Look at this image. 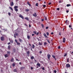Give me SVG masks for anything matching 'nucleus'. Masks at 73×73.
<instances>
[{"instance_id": "38", "label": "nucleus", "mask_w": 73, "mask_h": 73, "mask_svg": "<svg viewBox=\"0 0 73 73\" xmlns=\"http://www.w3.org/2000/svg\"><path fill=\"white\" fill-rule=\"evenodd\" d=\"M54 72L55 73H57V71L56 70H54Z\"/></svg>"}, {"instance_id": "27", "label": "nucleus", "mask_w": 73, "mask_h": 73, "mask_svg": "<svg viewBox=\"0 0 73 73\" xmlns=\"http://www.w3.org/2000/svg\"><path fill=\"white\" fill-rule=\"evenodd\" d=\"M25 11L26 12H28L29 11V9H26Z\"/></svg>"}, {"instance_id": "56", "label": "nucleus", "mask_w": 73, "mask_h": 73, "mask_svg": "<svg viewBox=\"0 0 73 73\" xmlns=\"http://www.w3.org/2000/svg\"><path fill=\"white\" fill-rule=\"evenodd\" d=\"M60 48H61V47H60V46H59L58 47V49H60Z\"/></svg>"}, {"instance_id": "60", "label": "nucleus", "mask_w": 73, "mask_h": 73, "mask_svg": "<svg viewBox=\"0 0 73 73\" xmlns=\"http://www.w3.org/2000/svg\"><path fill=\"white\" fill-rule=\"evenodd\" d=\"M52 4L51 3H48V5H50V4Z\"/></svg>"}, {"instance_id": "45", "label": "nucleus", "mask_w": 73, "mask_h": 73, "mask_svg": "<svg viewBox=\"0 0 73 73\" xmlns=\"http://www.w3.org/2000/svg\"><path fill=\"white\" fill-rule=\"evenodd\" d=\"M36 6L37 7H38V3H36Z\"/></svg>"}, {"instance_id": "47", "label": "nucleus", "mask_w": 73, "mask_h": 73, "mask_svg": "<svg viewBox=\"0 0 73 73\" xmlns=\"http://www.w3.org/2000/svg\"><path fill=\"white\" fill-rule=\"evenodd\" d=\"M59 35L60 36H61V32H59Z\"/></svg>"}, {"instance_id": "28", "label": "nucleus", "mask_w": 73, "mask_h": 73, "mask_svg": "<svg viewBox=\"0 0 73 73\" xmlns=\"http://www.w3.org/2000/svg\"><path fill=\"white\" fill-rule=\"evenodd\" d=\"M14 72H17V70L15 69L14 70Z\"/></svg>"}, {"instance_id": "2", "label": "nucleus", "mask_w": 73, "mask_h": 73, "mask_svg": "<svg viewBox=\"0 0 73 73\" xmlns=\"http://www.w3.org/2000/svg\"><path fill=\"white\" fill-rule=\"evenodd\" d=\"M1 41H4L5 40V38H4V37L3 36H2L1 37Z\"/></svg>"}, {"instance_id": "35", "label": "nucleus", "mask_w": 73, "mask_h": 73, "mask_svg": "<svg viewBox=\"0 0 73 73\" xmlns=\"http://www.w3.org/2000/svg\"><path fill=\"white\" fill-rule=\"evenodd\" d=\"M47 44V43L46 42H44V45H46Z\"/></svg>"}, {"instance_id": "33", "label": "nucleus", "mask_w": 73, "mask_h": 73, "mask_svg": "<svg viewBox=\"0 0 73 73\" xmlns=\"http://www.w3.org/2000/svg\"><path fill=\"white\" fill-rule=\"evenodd\" d=\"M17 45H20V43L19 42H17Z\"/></svg>"}, {"instance_id": "58", "label": "nucleus", "mask_w": 73, "mask_h": 73, "mask_svg": "<svg viewBox=\"0 0 73 73\" xmlns=\"http://www.w3.org/2000/svg\"><path fill=\"white\" fill-rule=\"evenodd\" d=\"M39 53H40V54H41V53H42V51H40L39 52Z\"/></svg>"}, {"instance_id": "7", "label": "nucleus", "mask_w": 73, "mask_h": 73, "mask_svg": "<svg viewBox=\"0 0 73 73\" xmlns=\"http://www.w3.org/2000/svg\"><path fill=\"white\" fill-rule=\"evenodd\" d=\"M14 5V3L12 1L11 2V3L10 4V6H13Z\"/></svg>"}, {"instance_id": "37", "label": "nucleus", "mask_w": 73, "mask_h": 73, "mask_svg": "<svg viewBox=\"0 0 73 73\" xmlns=\"http://www.w3.org/2000/svg\"><path fill=\"white\" fill-rule=\"evenodd\" d=\"M66 55H67V54L65 53L64 56V57H66Z\"/></svg>"}, {"instance_id": "36", "label": "nucleus", "mask_w": 73, "mask_h": 73, "mask_svg": "<svg viewBox=\"0 0 73 73\" xmlns=\"http://www.w3.org/2000/svg\"><path fill=\"white\" fill-rule=\"evenodd\" d=\"M15 35L17 36L19 35V34L17 33H15Z\"/></svg>"}, {"instance_id": "55", "label": "nucleus", "mask_w": 73, "mask_h": 73, "mask_svg": "<svg viewBox=\"0 0 73 73\" xmlns=\"http://www.w3.org/2000/svg\"><path fill=\"white\" fill-rule=\"evenodd\" d=\"M14 37H15V38H16V35H15V34L14 35Z\"/></svg>"}, {"instance_id": "21", "label": "nucleus", "mask_w": 73, "mask_h": 73, "mask_svg": "<svg viewBox=\"0 0 73 73\" xmlns=\"http://www.w3.org/2000/svg\"><path fill=\"white\" fill-rule=\"evenodd\" d=\"M44 17L45 20L46 21V20H48V19H47V17L44 16Z\"/></svg>"}, {"instance_id": "24", "label": "nucleus", "mask_w": 73, "mask_h": 73, "mask_svg": "<svg viewBox=\"0 0 73 73\" xmlns=\"http://www.w3.org/2000/svg\"><path fill=\"white\" fill-rule=\"evenodd\" d=\"M13 61H14V59H13V58L11 60V62H13Z\"/></svg>"}, {"instance_id": "8", "label": "nucleus", "mask_w": 73, "mask_h": 73, "mask_svg": "<svg viewBox=\"0 0 73 73\" xmlns=\"http://www.w3.org/2000/svg\"><path fill=\"white\" fill-rule=\"evenodd\" d=\"M33 16L34 17H37V14H36V12L35 13V14H33Z\"/></svg>"}, {"instance_id": "29", "label": "nucleus", "mask_w": 73, "mask_h": 73, "mask_svg": "<svg viewBox=\"0 0 73 73\" xmlns=\"http://www.w3.org/2000/svg\"><path fill=\"white\" fill-rule=\"evenodd\" d=\"M19 40L20 42H22V40H21V39L19 38Z\"/></svg>"}, {"instance_id": "46", "label": "nucleus", "mask_w": 73, "mask_h": 73, "mask_svg": "<svg viewBox=\"0 0 73 73\" xmlns=\"http://www.w3.org/2000/svg\"><path fill=\"white\" fill-rule=\"evenodd\" d=\"M57 10L58 11H60V8H57Z\"/></svg>"}, {"instance_id": "22", "label": "nucleus", "mask_w": 73, "mask_h": 73, "mask_svg": "<svg viewBox=\"0 0 73 73\" xmlns=\"http://www.w3.org/2000/svg\"><path fill=\"white\" fill-rule=\"evenodd\" d=\"M66 6L68 7L71 6V5H70V4H68L66 5Z\"/></svg>"}, {"instance_id": "20", "label": "nucleus", "mask_w": 73, "mask_h": 73, "mask_svg": "<svg viewBox=\"0 0 73 73\" xmlns=\"http://www.w3.org/2000/svg\"><path fill=\"white\" fill-rule=\"evenodd\" d=\"M9 8L12 11H13V9H12V8L11 7H9Z\"/></svg>"}, {"instance_id": "42", "label": "nucleus", "mask_w": 73, "mask_h": 73, "mask_svg": "<svg viewBox=\"0 0 73 73\" xmlns=\"http://www.w3.org/2000/svg\"><path fill=\"white\" fill-rule=\"evenodd\" d=\"M41 25H42V28H44V25L42 24Z\"/></svg>"}, {"instance_id": "5", "label": "nucleus", "mask_w": 73, "mask_h": 73, "mask_svg": "<svg viewBox=\"0 0 73 73\" xmlns=\"http://www.w3.org/2000/svg\"><path fill=\"white\" fill-rule=\"evenodd\" d=\"M19 16V17H21V18L22 19H24L23 16H22L21 14H20Z\"/></svg>"}, {"instance_id": "26", "label": "nucleus", "mask_w": 73, "mask_h": 73, "mask_svg": "<svg viewBox=\"0 0 73 73\" xmlns=\"http://www.w3.org/2000/svg\"><path fill=\"white\" fill-rule=\"evenodd\" d=\"M8 49H11V45H9L8 46Z\"/></svg>"}, {"instance_id": "34", "label": "nucleus", "mask_w": 73, "mask_h": 73, "mask_svg": "<svg viewBox=\"0 0 73 73\" xmlns=\"http://www.w3.org/2000/svg\"><path fill=\"white\" fill-rule=\"evenodd\" d=\"M47 40L49 44H50V41H49V39H47Z\"/></svg>"}, {"instance_id": "48", "label": "nucleus", "mask_w": 73, "mask_h": 73, "mask_svg": "<svg viewBox=\"0 0 73 73\" xmlns=\"http://www.w3.org/2000/svg\"><path fill=\"white\" fill-rule=\"evenodd\" d=\"M22 63L21 62H20L19 63V65H21V64H22Z\"/></svg>"}, {"instance_id": "18", "label": "nucleus", "mask_w": 73, "mask_h": 73, "mask_svg": "<svg viewBox=\"0 0 73 73\" xmlns=\"http://www.w3.org/2000/svg\"><path fill=\"white\" fill-rule=\"evenodd\" d=\"M25 20H27V21H29V19H28V17H25Z\"/></svg>"}, {"instance_id": "9", "label": "nucleus", "mask_w": 73, "mask_h": 73, "mask_svg": "<svg viewBox=\"0 0 73 73\" xmlns=\"http://www.w3.org/2000/svg\"><path fill=\"white\" fill-rule=\"evenodd\" d=\"M32 45V46H31V48L32 47V48H33V49H35V45L33 44Z\"/></svg>"}, {"instance_id": "64", "label": "nucleus", "mask_w": 73, "mask_h": 73, "mask_svg": "<svg viewBox=\"0 0 73 73\" xmlns=\"http://www.w3.org/2000/svg\"><path fill=\"white\" fill-rule=\"evenodd\" d=\"M69 27L71 28V25H69Z\"/></svg>"}, {"instance_id": "19", "label": "nucleus", "mask_w": 73, "mask_h": 73, "mask_svg": "<svg viewBox=\"0 0 73 73\" xmlns=\"http://www.w3.org/2000/svg\"><path fill=\"white\" fill-rule=\"evenodd\" d=\"M34 58H35V57H34V56H33L31 57V60H33V59H34Z\"/></svg>"}, {"instance_id": "14", "label": "nucleus", "mask_w": 73, "mask_h": 73, "mask_svg": "<svg viewBox=\"0 0 73 73\" xmlns=\"http://www.w3.org/2000/svg\"><path fill=\"white\" fill-rule=\"evenodd\" d=\"M25 67H21L20 69L21 70H23V69H25Z\"/></svg>"}, {"instance_id": "41", "label": "nucleus", "mask_w": 73, "mask_h": 73, "mask_svg": "<svg viewBox=\"0 0 73 73\" xmlns=\"http://www.w3.org/2000/svg\"><path fill=\"white\" fill-rule=\"evenodd\" d=\"M49 33H48V32H47L46 33V35H47V36H49Z\"/></svg>"}, {"instance_id": "62", "label": "nucleus", "mask_w": 73, "mask_h": 73, "mask_svg": "<svg viewBox=\"0 0 73 73\" xmlns=\"http://www.w3.org/2000/svg\"><path fill=\"white\" fill-rule=\"evenodd\" d=\"M16 61H20V60H18V59L17 58H16Z\"/></svg>"}, {"instance_id": "53", "label": "nucleus", "mask_w": 73, "mask_h": 73, "mask_svg": "<svg viewBox=\"0 0 73 73\" xmlns=\"http://www.w3.org/2000/svg\"><path fill=\"white\" fill-rule=\"evenodd\" d=\"M69 12V10H67L66 11V13H68V12Z\"/></svg>"}, {"instance_id": "57", "label": "nucleus", "mask_w": 73, "mask_h": 73, "mask_svg": "<svg viewBox=\"0 0 73 73\" xmlns=\"http://www.w3.org/2000/svg\"><path fill=\"white\" fill-rule=\"evenodd\" d=\"M34 61H35V62H37V60H36V59H34Z\"/></svg>"}, {"instance_id": "17", "label": "nucleus", "mask_w": 73, "mask_h": 73, "mask_svg": "<svg viewBox=\"0 0 73 73\" xmlns=\"http://www.w3.org/2000/svg\"><path fill=\"white\" fill-rule=\"evenodd\" d=\"M7 54H11V52L8 51L7 52Z\"/></svg>"}, {"instance_id": "44", "label": "nucleus", "mask_w": 73, "mask_h": 73, "mask_svg": "<svg viewBox=\"0 0 73 73\" xmlns=\"http://www.w3.org/2000/svg\"><path fill=\"white\" fill-rule=\"evenodd\" d=\"M48 28H49V27H46V29H48Z\"/></svg>"}, {"instance_id": "63", "label": "nucleus", "mask_w": 73, "mask_h": 73, "mask_svg": "<svg viewBox=\"0 0 73 73\" xmlns=\"http://www.w3.org/2000/svg\"><path fill=\"white\" fill-rule=\"evenodd\" d=\"M29 46H31V44L29 43Z\"/></svg>"}, {"instance_id": "3", "label": "nucleus", "mask_w": 73, "mask_h": 73, "mask_svg": "<svg viewBox=\"0 0 73 73\" xmlns=\"http://www.w3.org/2000/svg\"><path fill=\"white\" fill-rule=\"evenodd\" d=\"M47 57L49 60H50V57H51V55L49 54H48L47 55Z\"/></svg>"}, {"instance_id": "50", "label": "nucleus", "mask_w": 73, "mask_h": 73, "mask_svg": "<svg viewBox=\"0 0 73 73\" xmlns=\"http://www.w3.org/2000/svg\"><path fill=\"white\" fill-rule=\"evenodd\" d=\"M42 70H44L45 68H44V67H42Z\"/></svg>"}, {"instance_id": "15", "label": "nucleus", "mask_w": 73, "mask_h": 73, "mask_svg": "<svg viewBox=\"0 0 73 73\" xmlns=\"http://www.w3.org/2000/svg\"><path fill=\"white\" fill-rule=\"evenodd\" d=\"M15 65H16V64H15V63H13L12 64V66L13 67H15Z\"/></svg>"}, {"instance_id": "40", "label": "nucleus", "mask_w": 73, "mask_h": 73, "mask_svg": "<svg viewBox=\"0 0 73 73\" xmlns=\"http://www.w3.org/2000/svg\"><path fill=\"white\" fill-rule=\"evenodd\" d=\"M10 42H11V43H13V41L11 40L10 41Z\"/></svg>"}, {"instance_id": "11", "label": "nucleus", "mask_w": 73, "mask_h": 73, "mask_svg": "<svg viewBox=\"0 0 73 73\" xmlns=\"http://www.w3.org/2000/svg\"><path fill=\"white\" fill-rule=\"evenodd\" d=\"M5 58H7V57H9V55H8L7 54H6L5 55Z\"/></svg>"}, {"instance_id": "61", "label": "nucleus", "mask_w": 73, "mask_h": 73, "mask_svg": "<svg viewBox=\"0 0 73 73\" xmlns=\"http://www.w3.org/2000/svg\"><path fill=\"white\" fill-rule=\"evenodd\" d=\"M44 19H41V21H44Z\"/></svg>"}, {"instance_id": "12", "label": "nucleus", "mask_w": 73, "mask_h": 73, "mask_svg": "<svg viewBox=\"0 0 73 73\" xmlns=\"http://www.w3.org/2000/svg\"><path fill=\"white\" fill-rule=\"evenodd\" d=\"M44 36L45 37V38H48V36H46V34L45 33H44Z\"/></svg>"}, {"instance_id": "31", "label": "nucleus", "mask_w": 73, "mask_h": 73, "mask_svg": "<svg viewBox=\"0 0 73 73\" xmlns=\"http://www.w3.org/2000/svg\"><path fill=\"white\" fill-rule=\"evenodd\" d=\"M38 45H42V43H40V42H39Z\"/></svg>"}, {"instance_id": "13", "label": "nucleus", "mask_w": 73, "mask_h": 73, "mask_svg": "<svg viewBox=\"0 0 73 73\" xmlns=\"http://www.w3.org/2000/svg\"><path fill=\"white\" fill-rule=\"evenodd\" d=\"M36 65L38 67H40L41 66V64L40 63H38L36 64Z\"/></svg>"}, {"instance_id": "52", "label": "nucleus", "mask_w": 73, "mask_h": 73, "mask_svg": "<svg viewBox=\"0 0 73 73\" xmlns=\"http://www.w3.org/2000/svg\"><path fill=\"white\" fill-rule=\"evenodd\" d=\"M15 41L16 42V43L18 42H17V40H16V39L15 40Z\"/></svg>"}, {"instance_id": "49", "label": "nucleus", "mask_w": 73, "mask_h": 73, "mask_svg": "<svg viewBox=\"0 0 73 73\" xmlns=\"http://www.w3.org/2000/svg\"><path fill=\"white\" fill-rule=\"evenodd\" d=\"M3 30L4 31V32H5V31H6V30H5V29H3Z\"/></svg>"}, {"instance_id": "1", "label": "nucleus", "mask_w": 73, "mask_h": 73, "mask_svg": "<svg viewBox=\"0 0 73 73\" xmlns=\"http://www.w3.org/2000/svg\"><path fill=\"white\" fill-rule=\"evenodd\" d=\"M19 8V7L18 6H15L14 7V10L16 12H18V8Z\"/></svg>"}, {"instance_id": "16", "label": "nucleus", "mask_w": 73, "mask_h": 73, "mask_svg": "<svg viewBox=\"0 0 73 73\" xmlns=\"http://www.w3.org/2000/svg\"><path fill=\"white\" fill-rule=\"evenodd\" d=\"M68 20H66V21L65 22V23H67V25H69V22H68Z\"/></svg>"}, {"instance_id": "6", "label": "nucleus", "mask_w": 73, "mask_h": 73, "mask_svg": "<svg viewBox=\"0 0 73 73\" xmlns=\"http://www.w3.org/2000/svg\"><path fill=\"white\" fill-rule=\"evenodd\" d=\"M70 64H66V67H67V68H70Z\"/></svg>"}, {"instance_id": "25", "label": "nucleus", "mask_w": 73, "mask_h": 73, "mask_svg": "<svg viewBox=\"0 0 73 73\" xmlns=\"http://www.w3.org/2000/svg\"><path fill=\"white\" fill-rule=\"evenodd\" d=\"M27 38L28 39H30V36L27 35Z\"/></svg>"}, {"instance_id": "23", "label": "nucleus", "mask_w": 73, "mask_h": 73, "mask_svg": "<svg viewBox=\"0 0 73 73\" xmlns=\"http://www.w3.org/2000/svg\"><path fill=\"white\" fill-rule=\"evenodd\" d=\"M29 51H28L27 52V55H29Z\"/></svg>"}, {"instance_id": "51", "label": "nucleus", "mask_w": 73, "mask_h": 73, "mask_svg": "<svg viewBox=\"0 0 73 73\" xmlns=\"http://www.w3.org/2000/svg\"><path fill=\"white\" fill-rule=\"evenodd\" d=\"M27 4H28V5H29V4H30V3H29V1H27Z\"/></svg>"}, {"instance_id": "10", "label": "nucleus", "mask_w": 73, "mask_h": 73, "mask_svg": "<svg viewBox=\"0 0 73 73\" xmlns=\"http://www.w3.org/2000/svg\"><path fill=\"white\" fill-rule=\"evenodd\" d=\"M52 57H53V58H54V59H55V61H56L57 60V59H56V57H55V56L54 55H52Z\"/></svg>"}, {"instance_id": "32", "label": "nucleus", "mask_w": 73, "mask_h": 73, "mask_svg": "<svg viewBox=\"0 0 73 73\" xmlns=\"http://www.w3.org/2000/svg\"><path fill=\"white\" fill-rule=\"evenodd\" d=\"M69 58H68L67 59V62H69Z\"/></svg>"}, {"instance_id": "43", "label": "nucleus", "mask_w": 73, "mask_h": 73, "mask_svg": "<svg viewBox=\"0 0 73 73\" xmlns=\"http://www.w3.org/2000/svg\"><path fill=\"white\" fill-rule=\"evenodd\" d=\"M1 73H3V70H2V69H1Z\"/></svg>"}, {"instance_id": "54", "label": "nucleus", "mask_w": 73, "mask_h": 73, "mask_svg": "<svg viewBox=\"0 0 73 73\" xmlns=\"http://www.w3.org/2000/svg\"><path fill=\"white\" fill-rule=\"evenodd\" d=\"M39 34V33L38 32L37 33H36V35H38Z\"/></svg>"}, {"instance_id": "59", "label": "nucleus", "mask_w": 73, "mask_h": 73, "mask_svg": "<svg viewBox=\"0 0 73 73\" xmlns=\"http://www.w3.org/2000/svg\"><path fill=\"white\" fill-rule=\"evenodd\" d=\"M43 7H46V5H43Z\"/></svg>"}, {"instance_id": "39", "label": "nucleus", "mask_w": 73, "mask_h": 73, "mask_svg": "<svg viewBox=\"0 0 73 73\" xmlns=\"http://www.w3.org/2000/svg\"><path fill=\"white\" fill-rule=\"evenodd\" d=\"M8 15H9L10 16H11V13H8Z\"/></svg>"}, {"instance_id": "4", "label": "nucleus", "mask_w": 73, "mask_h": 73, "mask_svg": "<svg viewBox=\"0 0 73 73\" xmlns=\"http://www.w3.org/2000/svg\"><path fill=\"white\" fill-rule=\"evenodd\" d=\"M66 41V38H65V37H63V42H64V43H65Z\"/></svg>"}, {"instance_id": "30", "label": "nucleus", "mask_w": 73, "mask_h": 73, "mask_svg": "<svg viewBox=\"0 0 73 73\" xmlns=\"http://www.w3.org/2000/svg\"><path fill=\"white\" fill-rule=\"evenodd\" d=\"M33 33L34 34H35V35H36V33H37V32H36V31H34L33 32Z\"/></svg>"}]
</instances>
